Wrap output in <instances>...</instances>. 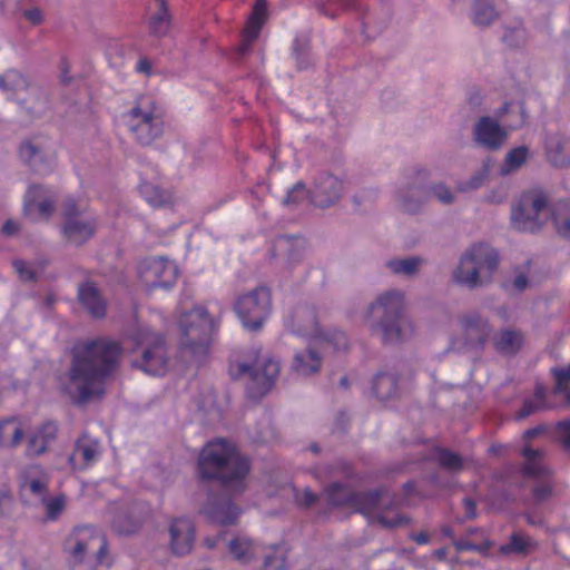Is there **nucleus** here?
<instances>
[{"label": "nucleus", "instance_id": "1", "mask_svg": "<svg viewBox=\"0 0 570 570\" xmlns=\"http://www.w3.org/2000/svg\"><path fill=\"white\" fill-rule=\"evenodd\" d=\"M124 347L109 337L86 340L71 351L66 373L65 391L73 403L81 405L94 397H101L108 379L117 372Z\"/></svg>", "mask_w": 570, "mask_h": 570}, {"label": "nucleus", "instance_id": "2", "mask_svg": "<svg viewBox=\"0 0 570 570\" xmlns=\"http://www.w3.org/2000/svg\"><path fill=\"white\" fill-rule=\"evenodd\" d=\"M198 472L203 480H217L226 491L240 493L246 488L249 461L233 444L216 440L202 450Z\"/></svg>", "mask_w": 570, "mask_h": 570}, {"label": "nucleus", "instance_id": "3", "mask_svg": "<svg viewBox=\"0 0 570 570\" xmlns=\"http://www.w3.org/2000/svg\"><path fill=\"white\" fill-rule=\"evenodd\" d=\"M368 326L385 344L407 341L414 325L406 314L404 295L396 289L381 294L368 307Z\"/></svg>", "mask_w": 570, "mask_h": 570}, {"label": "nucleus", "instance_id": "4", "mask_svg": "<svg viewBox=\"0 0 570 570\" xmlns=\"http://www.w3.org/2000/svg\"><path fill=\"white\" fill-rule=\"evenodd\" d=\"M180 347L184 355L196 363H202L209 351L212 336L215 331L214 320L203 306H196L184 312L179 320Z\"/></svg>", "mask_w": 570, "mask_h": 570}, {"label": "nucleus", "instance_id": "5", "mask_svg": "<svg viewBox=\"0 0 570 570\" xmlns=\"http://www.w3.org/2000/svg\"><path fill=\"white\" fill-rule=\"evenodd\" d=\"M60 214L61 233L69 244L81 246L96 234L97 219L89 214L85 199L67 196L60 205Z\"/></svg>", "mask_w": 570, "mask_h": 570}, {"label": "nucleus", "instance_id": "6", "mask_svg": "<svg viewBox=\"0 0 570 570\" xmlns=\"http://www.w3.org/2000/svg\"><path fill=\"white\" fill-rule=\"evenodd\" d=\"M139 356L135 357L131 366L153 376L167 372L168 354L164 337L147 327H138L131 334Z\"/></svg>", "mask_w": 570, "mask_h": 570}, {"label": "nucleus", "instance_id": "7", "mask_svg": "<svg viewBox=\"0 0 570 570\" xmlns=\"http://www.w3.org/2000/svg\"><path fill=\"white\" fill-rule=\"evenodd\" d=\"M129 131L141 146H149L164 132V120L155 104L140 99L135 107L124 115Z\"/></svg>", "mask_w": 570, "mask_h": 570}, {"label": "nucleus", "instance_id": "8", "mask_svg": "<svg viewBox=\"0 0 570 570\" xmlns=\"http://www.w3.org/2000/svg\"><path fill=\"white\" fill-rule=\"evenodd\" d=\"M548 197L541 190L523 193L512 205L511 224L519 232L535 233L546 224Z\"/></svg>", "mask_w": 570, "mask_h": 570}, {"label": "nucleus", "instance_id": "9", "mask_svg": "<svg viewBox=\"0 0 570 570\" xmlns=\"http://www.w3.org/2000/svg\"><path fill=\"white\" fill-rule=\"evenodd\" d=\"M234 311L243 326L258 332L272 312V292L266 286H257L239 295L234 303Z\"/></svg>", "mask_w": 570, "mask_h": 570}, {"label": "nucleus", "instance_id": "10", "mask_svg": "<svg viewBox=\"0 0 570 570\" xmlns=\"http://www.w3.org/2000/svg\"><path fill=\"white\" fill-rule=\"evenodd\" d=\"M278 373L279 363L272 357H265L255 366L246 363L238 365V374L245 380L246 393L253 400L262 399L271 391Z\"/></svg>", "mask_w": 570, "mask_h": 570}, {"label": "nucleus", "instance_id": "11", "mask_svg": "<svg viewBox=\"0 0 570 570\" xmlns=\"http://www.w3.org/2000/svg\"><path fill=\"white\" fill-rule=\"evenodd\" d=\"M66 550L73 558L75 562H81L85 559L87 550L97 547V560L102 562L107 553V543L105 538L90 525L77 527L67 538Z\"/></svg>", "mask_w": 570, "mask_h": 570}, {"label": "nucleus", "instance_id": "12", "mask_svg": "<svg viewBox=\"0 0 570 570\" xmlns=\"http://www.w3.org/2000/svg\"><path fill=\"white\" fill-rule=\"evenodd\" d=\"M141 282L148 288H169L177 279L176 265L165 257H149L138 267Z\"/></svg>", "mask_w": 570, "mask_h": 570}, {"label": "nucleus", "instance_id": "13", "mask_svg": "<svg viewBox=\"0 0 570 570\" xmlns=\"http://www.w3.org/2000/svg\"><path fill=\"white\" fill-rule=\"evenodd\" d=\"M19 156L37 174H48L53 168V153L46 138L35 137L22 141L19 148Z\"/></svg>", "mask_w": 570, "mask_h": 570}, {"label": "nucleus", "instance_id": "14", "mask_svg": "<svg viewBox=\"0 0 570 570\" xmlns=\"http://www.w3.org/2000/svg\"><path fill=\"white\" fill-rule=\"evenodd\" d=\"M381 490H371L366 492H355L352 507L362 514L372 518L384 528H395L406 522V519L400 514L389 518L381 509Z\"/></svg>", "mask_w": 570, "mask_h": 570}, {"label": "nucleus", "instance_id": "15", "mask_svg": "<svg viewBox=\"0 0 570 570\" xmlns=\"http://www.w3.org/2000/svg\"><path fill=\"white\" fill-rule=\"evenodd\" d=\"M344 180L331 173H320L309 190L312 203L318 208H328L335 205L344 193Z\"/></svg>", "mask_w": 570, "mask_h": 570}, {"label": "nucleus", "instance_id": "16", "mask_svg": "<svg viewBox=\"0 0 570 570\" xmlns=\"http://www.w3.org/2000/svg\"><path fill=\"white\" fill-rule=\"evenodd\" d=\"M464 344L470 350H482L491 336L492 327L487 318L478 313H469L461 317Z\"/></svg>", "mask_w": 570, "mask_h": 570}, {"label": "nucleus", "instance_id": "17", "mask_svg": "<svg viewBox=\"0 0 570 570\" xmlns=\"http://www.w3.org/2000/svg\"><path fill=\"white\" fill-rule=\"evenodd\" d=\"M473 138L479 146L488 150H498L504 145L508 134L498 121L485 116L475 124Z\"/></svg>", "mask_w": 570, "mask_h": 570}, {"label": "nucleus", "instance_id": "18", "mask_svg": "<svg viewBox=\"0 0 570 570\" xmlns=\"http://www.w3.org/2000/svg\"><path fill=\"white\" fill-rule=\"evenodd\" d=\"M169 544L174 554L190 553L195 542V527L187 518H176L169 525Z\"/></svg>", "mask_w": 570, "mask_h": 570}, {"label": "nucleus", "instance_id": "19", "mask_svg": "<svg viewBox=\"0 0 570 570\" xmlns=\"http://www.w3.org/2000/svg\"><path fill=\"white\" fill-rule=\"evenodd\" d=\"M58 424L55 421H46L35 429L27 439L24 455L36 459L48 452L49 445L56 441Z\"/></svg>", "mask_w": 570, "mask_h": 570}, {"label": "nucleus", "instance_id": "20", "mask_svg": "<svg viewBox=\"0 0 570 570\" xmlns=\"http://www.w3.org/2000/svg\"><path fill=\"white\" fill-rule=\"evenodd\" d=\"M100 453L99 441L83 433L76 441L73 451L68 458V462L73 470H85L97 462Z\"/></svg>", "mask_w": 570, "mask_h": 570}, {"label": "nucleus", "instance_id": "21", "mask_svg": "<svg viewBox=\"0 0 570 570\" xmlns=\"http://www.w3.org/2000/svg\"><path fill=\"white\" fill-rule=\"evenodd\" d=\"M463 255L472 259L476 273L485 284L489 283L491 274L499 264V255L497 250L487 244H474L469 247Z\"/></svg>", "mask_w": 570, "mask_h": 570}, {"label": "nucleus", "instance_id": "22", "mask_svg": "<svg viewBox=\"0 0 570 570\" xmlns=\"http://www.w3.org/2000/svg\"><path fill=\"white\" fill-rule=\"evenodd\" d=\"M202 513L210 521L219 524L235 523L239 511L226 495L209 497Z\"/></svg>", "mask_w": 570, "mask_h": 570}, {"label": "nucleus", "instance_id": "23", "mask_svg": "<svg viewBox=\"0 0 570 570\" xmlns=\"http://www.w3.org/2000/svg\"><path fill=\"white\" fill-rule=\"evenodd\" d=\"M372 392L381 402L396 400L402 394V385L396 372H379L372 381Z\"/></svg>", "mask_w": 570, "mask_h": 570}, {"label": "nucleus", "instance_id": "24", "mask_svg": "<svg viewBox=\"0 0 570 570\" xmlns=\"http://www.w3.org/2000/svg\"><path fill=\"white\" fill-rule=\"evenodd\" d=\"M267 4L265 0H256L252 16L247 21L246 28L244 30V37L242 43L239 45L238 51L242 56H245L250 51V48L255 40L257 39L262 26L266 19Z\"/></svg>", "mask_w": 570, "mask_h": 570}, {"label": "nucleus", "instance_id": "25", "mask_svg": "<svg viewBox=\"0 0 570 570\" xmlns=\"http://www.w3.org/2000/svg\"><path fill=\"white\" fill-rule=\"evenodd\" d=\"M78 301L92 317H105L107 304L95 283L87 281L79 284Z\"/></svg>", "mask_w": 570, "mask_h": 570}, {"label": "nucleus", "instance_id": "26", "mask_svg": "<svg viewBox=\"0 0 570 570\" xmlns=\"http://www.w3.org/2000/svg\"><path fill=\"white\" fill-rule=\"evenodd\" d=\"M452 279L455 284L465 286L470 289L483 286L485 283L476 273L472 259L468 256L461 255L458 266L452 273Z\"/></svg>", "mask_w": 570, "mask_h": 570}, {"label": "nucleus", "instance_id": "27", "mask_svg": "<svg viewBox=\"0 0 570 570\" xmlns=\"http://www.w3.org/2000/svg\"><path fill=\"white\" fill-rule=\"evenodd\" d=\"M397 202L403 212L417 214L428 202V193L424 187L407 186L397 193Z\"/></svg>", "mask_w": 570, "mask_h": 570}, {"label": "nucleus", "instance_id": "28", "mask_svg": "<svg viewBox=\"0 0 570 570\" xmlns=\"http://www.w3.org/2000/svg\"><path fill=\"white\" fill-rule=\"evenodd\" d=\"M24 436V431L17 416L0 421V449L18 448Z\"/></svg>", "mask_w": 570, "mask_h": 570}, {"label": "nucleus", "instance_id": "29", "mask_svg": "<svg viewBox=\"0 0 570 570\" xmlns=\"http://www.w3.org/2000/svg\"><path fill=\"white\" fill-rule=\"evenodd\" d=\"M522 455L525 460L523 465L524 475L540 479L550 473L549 468L544 463V453L542 450H534L530 446H524Z\"/></svg>", "mask_w": 570, "mask_h": 570}, {"label": "nucleus", "instance_id": "30", "mask_svg": "<svg viewBox=\"0 0 570 570\" xmlns=\"http://www.w3.org/2000/svg\"><path fill=\"white\" fill-rule=\"evenodd\" d=\"M523 344V335L517 330H502L493 337L497 352L503 355L517 354Z\"/></svg>", "mask_w": 570, "mask_h": 570}, {"label": "nucleus", "instance_id": "31", "mask_svg": "<svg viewBox=\"0 0 570 570\" xmlns=\"http://www.w3.org/2000/svg\"><path fill=\"white\" fill-rule=\"evenodd\" d=\"M322 357L313 348L297 352L294 356L292 368L298 375L308 376L317 373L321 368Z\"/></svg>", "mask_w": 570, "mask_h": 570}, {"label": "nucleus", "instance_id": "32", "mask_svg": "<svg viewBox=\"0 0 570 570\" xmlns=\"http://www.w3.org/2000/svg\"><path fill=\"white\" fill-rule=\"evenodd\" d=\"M158 8L151 14L148 26L153 36L161 38L165 37L171 27L173 17L169 12L167 0H156Z\"/></svg>", "mask_w": 570, "mask_h": 570}, {"label": "nucleus", "instance_id": "33", "mask_svg": "<svg viewBox=\"0 0 570 570\" xmlns=\"http://www.w3.org/2000/svg\"><path fill=\"white\" fill-rule=\"evenodd\" d=\"M425 264L421 256H409L405 258H393L385 263L386 268L394 275L413 277Z\"/></svg>", "mask_w": 570, "mask_h": 570}, {"label": "nucleus", "instance_id": "34", "mask_svg": "<svg viewBox=\"0 0 570 570\" xmlns=\"http://www.w3.org/2000/svg\"><path fill=\"white\" fill-rule=\"evenodd\" d=\"M432 459L441 469L452 474H456L464 469L463 458L445 448H435Z\"/></svg>", "mask_w": 570, "mask_h": 570}, {"label": "nucleus", "instance_id": "35", "mask_svg": "<svg viewBox=\"0 0 570 570\" xmlns=\"http://www.w3.org/2000/svg\"><path fill=\"white\" fill-rule=\"evenodd\" d=\"M256 544L246 537H237L228 543V550L235 560L248 563L256 559Z\"/></svg>", "mask_w": 570, "mask_h": 570}, {"label": "nucleus", "instance_id": "36", "mask_svg": "<svg viewBox=\"0 0 570 570\" xmlns=\"http://www.w3.org/2000/svg\"><path fill=\"white\" fill-rule=\"evenodd\" d=\"M293 320L296 323L297 331L304 335L316 334L318 322L314 307L303 306L294 311Z\"/></svg>", "mask_w": 570, "mask_h": 570}, {"label": "nucleus", "instance_id": "37", "mask_svg": "<svg viewBox=\"0 0 570 570\" xmlns=\"http://www.w3.org/2000/svg\"><path fill=\"white\" fill-rule=\"evenodd\" d=\"M29 88L27 78L18 70L10 69L0 75V90L13 97Z\"/></svg>", "mask_w": 570, "mask_h": 570}, {"label": "nucleus", "instance_id": "38", "mask_svg": "<svg viewBox=\"0 0 570 570\" xmlns=\"http://www.w3.org/2000/svg\"><path fill=\"white\" fill-rule=\"evenodd\" d=\"M529 148L527 146H519L512 148L504 158L503 164L500 167V175L508 176L512 173L518 171L529 158Z\"/></svg>", "mask_w": 570, "mask_h": 570}, {"label": "nucleus", "instance_id": "39", "mask_svg": "<svg viewBox=\"0 0 570 570\" xmlns=\"http://www.w3.org/2000/svg\"><path fill=\"white\" fill-rule=\"evenodd\" d=\"M326 500L333 507L352 505L354 491L346 484L333 482L326 490Z\"/></svg>", "mask_w": 570, "mask_h": 570}, {"label": "nucleus", "instance_id": "40", "mask_svg": "<svg viewBox=\"0 0 570 570\" xmlns=\"http://www.w3.org/2000/svg\"><path fill=\"white\" fill-rule=\"evenodd\" d=\"M141 521L130 511H120L115 514L111 528L118 534H132L140 528Z\"/></svg>", "mask_w": 570, "mask_h": 570}, {"label": "nucleus", "instance_id": "41", "mask_svg": "<svg viewBox=\"0 0 570 570\" xmlns=\"http://www.w3.org/2000/svg\"><path fill=\"white\" fill-rule=\"evenodd\" d=\"M498 18V12L488 0H476L473 6L472 20L480 27L490 26Z\"/></svg>", "mask_w": 570, "mask_h": 570}, {"label": "nucleus", "instance_id": "42", "mask_svg": "<svg viewBox=\"0 0 570 570\" xmlns=\"http://www.w3.org/2000/svg\"><path fill=\"white\" fill-rule=\"evenodd\" d=\"M31 97L33 98V102L21 100L19 104L32 118L42 116L48 108L47 92L41 88L33 87L31 88Z\"/></svg>", "mask_w": 570, "mask_h": 570}, {"label": "nucleus", "instance_id": "43", "mask_svg": "<svg viewBox=\"0 0 570 570\" xmlns=\"http://www.w3.org/2000/svg\"><path fill=\"white\" fill-rule=\"evenodd\" d=\"M140 193L154 207H163L168 205L171 200L170 193L151 183H142L140 185Z\"/></svg>", "mask_w": 570, "mask_h": 570}, {"label": "nucleus", "instance_id": "44", "mask_svg": "<svg viewBox=\"0 0 570 570\" xmlns=\"http://www.w3.org/2000/svg\"><path fill=\"white\" fill-rule=\"evenodd\" d=\"M569 142L562 139L551 140L547 147L549 160L557 167L570 164Z\"/></svg>", "mask_w": 570, "mask_h": 570}, {"label": "nucleus", "instance_id": "45", "mask_svg": "<svg viewBox=\"0 0 570 570\" xmlns=\"http://www.w3.org/2000/svg\"><path fill=\"white\" fill-rule=\"evenodd\" d=\"M273 248L287 252L288 261L295 263L301 258L303 240L293 236H281L276 239Z\"/></svg>", "mask_w": 570, "mask_h": 570}, {"label": "nucleus", "instance_id": "46", "mask_svg": "<svg viewBox=\"0 0 570 570\" xmlns=\"http://www.w3.org/2000/svg\"><path fill=\"white\" fill-rule=\"evenodd\" d=\"M357 9L355 0H320L317 10L328 17L336 18L342 10Z\"/></svg>", "mask_w": 570, "mask_h": 570}, {"label": "nucleus", "instance_id": "47", "mask_svg": "<svg viewBox=\"0 0 570 570\" xmlns=\"http://www.w3.org/2000/svg\"><path fill=\"white\" fill-rule=\"evenodd\" d=\"M553 224L560 236L570 238V204L560 203L557 206L553 214Z\"/></svg>", "mask_w": 570, "mask_h": 570}, {"label": "nucleus", "instance_id": "48", "mask_svg": "<svg viewBox=\"0 0 570 570\" xmlns=\"http://www.w3.org/2000/svg\"><path fill=\"white\" fill-rule=\"evenodd\" d=\"M293 55L298 70H306L312 66L309 43L306 40L295 39L293 45Z\"/></svg>", "mask_w": 570, "mask_h": 570}, {"label": "nucleus", "instance_id": "49", "mask_svg": "<svg viewBox=\"0 0 570 570\" xmlns=\"http://www.w3.org/2000/svg\"><path fill=\"white\" fill-rule=\"evenodd\" d=\"M21 488L28 489L33 495L45 497L48 492V479L46 475L39 478H31L26 473L21 478Z\"/></svg>", "mask_w": 570, "mask_h": 570}, {"label": "nucleus", "instance_id": "50", "mask_svg": "<svg viewBox=\"0 0 570 570\" xmlns=\"http://www.w3.org/2000/svg\"><path fill=\"white\" fill-rule=\"evenodd\" d=\"M428 193V200L430 197H434L443 205H451L455 200V195L451 188L442 181L432 184L429 188H425Z\"/></svg>", "mask_w": 570, "mask_h": 570}, {"label": "nucleus", "instance_id": "51", "mask_svg": "<svg viewBox=\"0 0 570 570\" xmlns=\"http://www.w3.org/2000/svg\"><path fill=\"white\" fill-rule=\"evenodd\" d=\"M551 374L554 379V386L552 393L559 395L566 391V387L570 384V364L566 367H553Z\"/></svg>", "mask_w": 570, "mask_h": 570}, {"label": "nucleus", "instance_id": "52", "mask_svg": "<svg viewBox=\"0 0 570 570\" xmlns=\"http://www.w3.org/2000/svg\"><path fill=\"white\" fill-rule=\"evenodd\" d=\"M308 194L309 191L307 190L306 185L303 181H298L287 191L282 204L285 206H297Z\"/></svg>", "mask_w": 570, "mask_h": 570}, {"label": "nucleus", "instance_id": "53", "mask_svg": "<svg viewBox=\"0 0 570 570\" xmlns=\"http://www.w3.org/2000/svg\"><path fill=\"white\" fill-rule=\"evenodd\" d=\"M529 547V540L525 537L513 533L510 537V542L500 547L502 554L509 553H525Z\"/></svg>", "mask_w": 570, "mask_h": 570}, {"label": "nucleus", "instance_id": "54", "mask_svg": "<svg viewBox=\"0 0 570 570\" xmlns=\"http://www.w3.org/2000/svg\"><path fill=\"white\" fill-rule=\"evenodd\" d=\"M502 39L508 46L519 48L525 43V31L523 28H508Z\"/></svg>", "mask_w": 570, "mask_h": 570}, {"label": "nucleus", "instance_id": "55", "mask_svg": "<svg viewBox=\"0 0 570 570\" xmlns=\"http://www.w3.org/2000/svg\"><path fill=\"white\" fill-rule=\"evenodd\" d=\"M43 503L46 505V513L49 520H57L58 517L65 510V497H56L53 499L45 500Z\"/></svg>", "mask_w": 570, "mask_h": 570}, {"label": "nucleus", "instance_id": "56", "mask_svg": "<svg viewBox=\"0 0 570 570\" xmlns=\"http://www.w3.org/2000/svg\"><path fill=\"white\" fill-rule=\"evenodd\" d=\"M452 543H453L454 548L456 549V551H459V552L478 551L480 553H487L492 546V543L490 541H484L481 544H475L465 539L453 540Z\"/></svg>", "mask_w": 570, "mask_h": 570}, {"label": "nucleus", "instance_id": "57", "mask_svg": "<svg viewBox=\"0 0 570 570\" xmlns=\"http://www.w3.org/2000/svg\"><path fill=\"white\" fill-rule=\"evenodd\" d=\"M487 179V170L474 173L468 180L458 184L459 191H470L480 188Z\"/></svg>", "mask_w": 570, "mask_h": 570}, {"label": "nucleus", "instance_id": "58", "mask_svg": "<svg viewBox=\"0 0 570 570\" xmlns=\"http://www.w3.org/2000/svg\"><path fill=\"white\" fill-rule=\"evenodd\" d=\"M532 495L534 504H541L552 497V485L548 481L538 482L532 490Z\"/></svg>", "mask_w": 570, "mask_h": 570}, {"label": "nucleus", "instance_id": "59", "mask_svg": "<svg viewBox=\"0 0 570 570\" xmlns=\"http://www.w3.org/2000/svg\"><path fill=\"white\" fill-rule=\"evenodd\" d=\"M326 473L331 476L342 475L347 479L353 476L351 464L343 460H338L333 464L327 465Z\"/></svg>", "mask_w": 570, "mask_h": 570}, {"label": "nucleus", "instance_id": "60", "mask_svg": "<svg viewBox=\"0 0 570 570\" xmlns=\"http://www.w3.org/2000/svg\"><path fill=\"white\" fill-rule=\"evenodd\" d=\"M12 266L21 281L31 282L36 279V272L24 261L16 259Z\"/></svg>", "mask_w": 570, "mask_h": 570}, {"label": "nucleus", "instance_id": "61", "mask_svg": "<svg viewBox=\"0 0 570 570\" xmlns=\"http://www.w3.org/2000/svg\"><path fill=\"white\" fill-rule=\"evenodd\" d=\"M558 440L570 451V420L560 421L557 423Z\"/></svg>", "mask_w": 570, "mask_h": 570}, {"label": "nucleus", "instance_id": "62", "mask_svg": "<svg viewBox=\"0 0 570 570\" xmlns=\"http://www.w3.org/2000/svg\"><path fill=\"white\" fill-rule=\"evenodd\" d=\"M541 410H546V407L543 405H541V403H538L535 402L534 400H525L522 407L520 409V411L517 413V419L518 420H522V419H525L530 415H532L533 413L538 412V411H541Z\"/></svg>", "mask_w": 570, "mask_h": 570}, {"label": "nucleus", "instance_id": "63", "mask_svg": "<svg viewBox=\"0 0 570 570\" xmlns=\"http://www.w3.org/2000/svg\"><path fill=\"white\" fill-rule=\"evenodd\" d=\"M327 341L333 345L335 351H345L348 347L347 336L342 331H334Z\"/></svg>", "mask_w": 570, "mask_h": 570}, {"label": "nucleus", "instance_id": "64", "mask_svg": "<svg viewBox=\"0 0 570 570\" xmlns=\"http://www.w3.org/2000/svg\"><path fill=\"white\" fill-rule=\"evenodd\" d=\"M264 569H274V570H284L285 569V558L284 556H269L266 554L264 557Z\"/></svg>", "mask_w": 570, "mask_h": 570}]
</instances>
